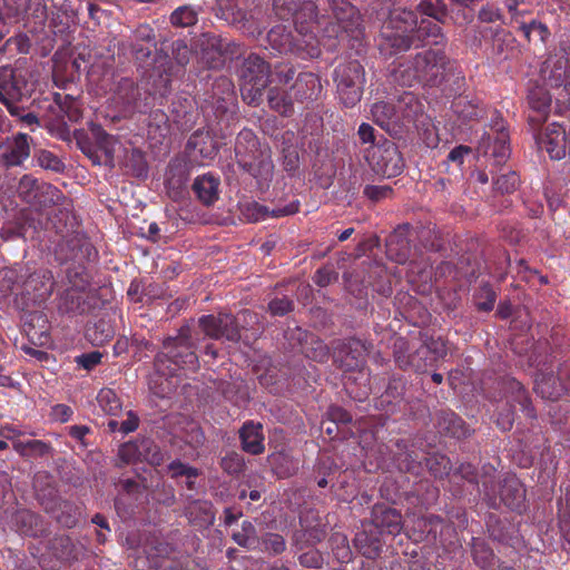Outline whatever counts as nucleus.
I'll list each match as a JSON object with an SVG mask.
<instances>
[{
	"instance_id": "obj_1",
	"label": "nucleus",
	"mask_w": 570,
	"mask_h": 570,
	"mask_svg": "<svg viewBox=\"0 0 570 570\" xmlns=\"http://www.w3.org/2000/svg\"><path fill=\"white\" fill-rule=\"evenodd\" d=\"M274 10L283 19H293L295 40L291 53L302 58H317L321 55L320 40L315 30L333 40L331 49L340 42H351L352 48L361 46L364 27L360 11L348 0H326L323 9L326 14L318 17L317 7L312 0H274Z\"/></svg>"
},
{
	"instance_id": "obj_2",
	"label": "nucleus",
	"mask_w": 570,
	"mask_h": 570,
	"mask_svg": "<svg viewBox=\"0 0 570 570\" xmlns=\"http://www.w3.org/2000/svg\"><path fill=\"white\" fill-rule=\"evenodd\" d=\"M452 63L444 50L429 49L416 53L397 65L392 71L393 81L403 87L423 85L428 87H441Z\"/></svg>"
},
{
	"instance_id": "obj_3",
	"label": "nucleus",
	"mask_w": 570,
	"mask_h": 570,
	"mask_svg": "<svg viewBox=\"0 0 570 570\" xmlns=\"http://www.w3.org/2000/svg\"><path fill=\"white\" fill-rule=\"evenodd\" d=\"M193 334L196 341L214 337V315H204L198 320L194 331L189 325H183L176 335L163 341V350L155 355L156 366L166 361L178 367H195L197 355L194 351Z\"/></svg>"
},
{
	"instance_id": "obj_4",
	"label": "nucleus",
	"mask_w": 570,
	"mask_h": 570,
	"mask_svg": "<svg viewBox=\"0 0 570 570\" xmlns=\"http://www.w3.org/2000/svg\"><path fill=\"white\" fill-rule=\"evenodd\" d=\"M392 341L394 362L403 371L424 373L444 360L448 354L446 343L441 337H426L417 344L394 334Z\"/></svg>"
},
{
	"instance_id": "obj_5",
	"label": "nucleus",
	"mask_w": 570,
	"mask_h": 570,
	"mask_svg": "<svg viewBox=\"0 0 570 570\" xmlns=\"http://www.w3.org/2000/svg\"><path fill=\"white\" fill-rule=\"evenodd\" d=\"M487 503L492 509L501 505L521 513L525 508V489L514 474H507L495 482V468L492 464L482 466L480 476Z\"/></svg>"
},
{
	"instance_id": "obj_6",
	"label": "nucleus",
	"mask_w": 570,
	"mask_h": 570,
	"mask_svg": "<svg viewBox=\"0 0 570 570\" xmlns=\"http://www.w3.org/2000/svg\"><path fill=\"white\" fill-rule=\"evenodd\" d=\"M170 77L159 73L154 80V91L137 85L130 78H121L116 87L114 99L128 114H147L155 106V100L165 98L170 90Z\"/></svg>"
},
{
	"instance_id": "obj_7",
	"label": "nucleus",
	"mask_w": 570,
	"mask_h": 570,
	"mask_svg": "<svg viewBox=\"0 0 570 570\" xmlns=\"http://www.w3.org/2000/svg\"><path fill=\"white\" fill-rule=\"evenodd\" d=\"M417 24L416 11L405 8H395L381 27V37L384 45L392 49V53L407 51L413 46V33Z\"/></svg>"
},
{
	"instance_id": "obj_8",
	"label": "nucleus",
	"mask_w": 570,
	"mask_h": 570,
	"mask_svg": "<svg viewBox=\"0 0 570 570\" xmlns=\"http://www.w3.org/2000/svg\"><path fill=\"white\" fill-rule=\"evenodd\" d=\"M238 76L244 99L258 105L271 78L269 65L258 55L250 53L244 59Z\"/></svg>"
},
{
	"instance_id": "obj_9",
	"label": "nucleus",
	"mask_w": 570,
	"mask_h": 570,
	"mask_svg": "<svg viewBox=\"0 0 570 570\" xmlns=\"http://www.w3.org/2000/svg\"><path fill=\"white\" fill-rule=\"evenodd\" d=\"M336 92L341 102L347 107H354L362 98L365 83V71L357 60L340 63L333 72Z\"/></svg>"
},
{
	"instance_id": "obj_10",
	"label": "nucleus",
	"mask_w": 570,
	"mask_h": 570,
	"mask_svg": "<svg viewBox=\"0 0 570 570\" xmlns=\"http://www.w3.org/2000/svg\"><path fill=\"white\" fill-rule=\"evenodd\" d=\"M365 159L372 169L387 178L396 177L404 169V160L397 146L382 137V142L376 146H368L365 150Z\"/></svg>"
},
{
	"instance_id": "obj_11",
	"label": "nucleus",
	"mask_w": 570,
	"mask_h": 570,
	"mask_svg": "<svg viewBox=\"0 0 570 570\" xmlns=\"http://www.w3.org/2000/svg\"><path fill=\"white\" fill-rule=\"evenodd\" d=\"M478 151L492 160L493 166H501L509 159L511 154L510 136L500 115H497L490 131L482 135Z\"/></svg>"
},
{
	"instance_id": "obj_12",
	"label": "nucleus",
	"mask_w": 570,
	"mask_h": 570,
	"mask_svg": "<svg viewBox=\"0 0 570 570\" xmlns=\"http://www.w3.org/2000/svg\"><path fill=\"white\" fill-rule=\"evenodd\" d=\"M396 117L399 134L425 129L430 124L422 100L411 91H404L397 98Z\"/></svg>"
},
{
	"instance_id": "obj_13",
	"label": "nucleus",
	"mask_w": 570,
	"mask_h": 570,
	"mask_svg": "<svg viewBox=\"0 0 570 570\" xmlns=\"http://www.w3.org/2000/svg\"><path fill=\"white\" fill-rule=\"evenodd\" d=\"M56 257L61 264H86L97 257V250L81 233L65 236L57 245Z\"/></svg>"
},
{
	"instance_id": "obj_14",
	"label": "nucleus",
	"mask_w": 570,
	"mask_h": 570,
	"mask_svg": "<svg viewBox=\"0 0 570 570\" xmlns=\"http://www.w3.org/2000/svg\"><path fill=\"white\" fill-rule=\"evenodd\" d=\"M216 89H222L223 97L216 99V125L220 126L222 138H226L225 129L236 125L238 120L237 96L233 82L224 76L216 77Z\"/></svg>"
},
{
	"instance_id": "obj_15",
	"label": "nucleus",
	"mask_w": 570,
	"mask_h": 570,
	"mask_svg": "<svg viewBox=\"0 0 570 570\" xmlns=\"http://www.w3.org/2000/svg\"><path fill=\"white\" fill-rule=\"evenodd\" d=\"M326 525L314 511H306L299 517V529L292 537V544L296 550L313 548L326 537Z\"/></svg>"
},
{
	"instance_id": "obj_16",
	"label": "nucleus",
	"mask_w": 570,
	"mask_h": 570,
	"mask_svg": "<svg viewBox=\"0 0 570 570\" xmlns=\"http://www.w3.org/2000/svg\"><path fill=\"white\" fill-rule=\"evenodd\" d=\"M26 80L17 75L16 70L9 66L0 68V102L3 104L11 116H20L22 107L17 104L23 98L22 88Z\"/></svg>"
},
{
	"instance_id": "obj_17",
	"label": "nucleus",
	"mask_w": 570,
	"mask_h": 570,
	"mask_svg": "<svg viewBox=\"0 0 570 570\" xmlns=\"http://www.w3.org/2000/svg\"><path fill=\"white\" fill-rule=\"evenodd\" d=\"M10 524L20 535L42 539L50 534V523L39 513L21 508L11 513Z\"/></svg>"
},
{
	"instance_id": "obj_18",
	"label": "nucleus",
	"mask_w": 570,
	"mask_h": 570,
	"mask_svg": "<svg viewBox=\"0 0 570 570\" xmlns=\"http://www.w3.org/2000/svg\"><path fill=\"white\" fill-rule=\"evenodd\" d=\"M372 350V342L351 337L340 344L336 352V360L340 362V366L345 371L361 370L366 362V356Z\"/></svg>"
},
{
	"instance_id": "obj_19",
	"label": "nucleus",
	"mask_w": 570,
	"mask_h": 570,
	"mask_svg": "<svg viewBox=\"0 0 570 570\" xmlns=\"http://www.w3.org/2000/svg\"><path fill=\"white\" fill-rule=\"evenodd\" d=\"M95 291L68 288L60 298L59 309L71 315L89 314L100 307Z\"/></svg>"
},
{
	"instance_id": "obj_20",
	"label": "nucleus",
	"mask_w": 570,
	"mask_h": 570,
	"mask_svg": "<svg viewBox=\"0 0 570 570\" xmlns=\"http://www.w3.org/2000/svg\"><path fill=\"white\" fill-rule=\"evenodd\" d=\"M144 553L149 563V568L161 570H184L180 563L170 556L174 548L158 538L147 539L144 546Z\"/></svg>"
},
{
	"instance_id": "obj_21",
	"label": "nucleus",
	"mask_w": 570,
	"mask_h": 570,
	"mask_svg": "<svg viewBox=\"0 0 570 570\" xmlns=\"http://www.w3.org/2000/svg\"><path fill=\"white\" fill-rule=\"evenodd\" d=\"M35 498L46 513L53 512L61 499L53 476L47 471H39L32 480Z\"/></svg>"
},
{
	"instance_id": "obj_22",
	"label": "nucleus",
	"mask_w": 570,
	"mask_h": 570,
	"mask_svg": "<svg viewBox=\"0 0 570 570\" xmlns=\"http://www.w3.org/2000/svg\"><path fill=\"white\" fill-rule=\"evenodd\" d=\"M32 138L23 132H18L0 154V167L10 169L21 167L30 157Z\"/></svg>"
},
{
	"instance_id": "obj_23",
	"label": "nucleus",
	"mask_w": 570,
	"mask_h": 570,
	"mask_svg": "<svg viewBox=\"0 0 570 570\" xmlns=\"http://www.w3.org/2000/svg\"><path fill=\"white\" fill-rule=\"evenodd\" d=\"M533 137L540 149H544L550 158L560 160L566 156V130L558 124H551L544 132L533 130Z\"/></svg>"
},
{
	"instance_id": "obj_24",
	"label": "nucleus",
	"mask_w": 570,
	"mask_h": 570,
	"mask_svg": "<svg viewBox=\"0 0 570 570\" xmlns=\"http://www.w3.org/2000/svg\"><path fill=\"white\" fill-rule=\"evenodd\" d=\"M156 33L150 24H139L129 37V48L132 57L140 62H147L156 49Z\"/></svg>"
},
{
	"instance_id": "obj_25",
	"label": "nucleus",
	"mask_w": 570,
	"mask_h": 570,
	"mask_svg": "<svg viewBox=\"0 0 570 570\" xmlns=\"http://www.w3.org/2000/svg\"><path fill=\"white\" fill-rule=\"evenodd\" d=\"M528 121L532 130L541 127L548 119L551 107V97L543 87H534L528 95Z\"/></svg>"
},
{
	"instance_id": "obj_26",
	"label": "nucleus",
	"mask_w": 570,
	"mask_h": 570,
	"mask_svg": "<svg viewBox=\"0 0 570 570\" xmlns=\"http://www.w3.org/2000/svg\"><path fill=\"white\" fill-rule=\"evenodd\" d=\"M238 167L256 180L261 190L269 187L274 175V164L269 154L263 153Z\"/></svg>"
},
{
	"instance_id": "obj_27",
	"label": "nucleus",
	"mask_w": 570,
	"mask_h": 570,
	"mask_svg": "<svg viewBox=\"0 0 570 570\" xmlns=\"http://www.w3.org/2000/svg\"><path fill=\"white\" fill-rule=\"evenodd\" d=\"M372 521L368 523L379 530L380 533L396 535L402 530L401 513L384 504H375L372 509Z\"/></svg>"
},
{
	"instance_id": "obj_28",
	"label": "nucleus",
	"mask_w": 570,
	"mask_h": 570,
	"mask_svg": "<svg viewBox=\"0 0 570 570\" xmlns=\"http://www.w3.org/2000/svg\"><path fill=\"white\" fill-rule=\"evenodd\" d=\"M409 229V225L399 226L386 239V253L399 264H405L411 255Z\"/></svg>"
},
{
	"instance_id": "obj_29",
	"label": "nucleus",
	"mask_w": 570,
	"mask_h": 570,
	"mask_svg": "<svg viewBox=\"0 0 570 570\" xmlns=\"http://www.w3.org/2000/svg\"><path fill=\"white\" fill-rule=\"evenodd\" d=\"M22 328L29 341L35 345H43L49 340V322L41 312L36 311L26 314Z\"/></svg>"
},
{
	"instance_id": "obj_30",
	"label": "nucleus",
	"mask_w": 570,
	"mask_h": 570,
	"mask_svg": "<svg viewBox=\"0 0 570 570\" xmlns=\"http://www.w3.org/2000/svg\"><path fill=\"white\" fill-rule=\"evenodd\" d=\"M263 153L259 140L252 129L244 128L238 132L235 142V159L238 166Z\"/></svg>"
},
{
	"instance_id": "obj_31",
	"label": "nucleus",
	"mask_w": 570,
	"mask_h": 570,
	"mask_svg": "<svg viewBox=\"0 0 570 570\" xmlns=\"http://www.w3.org/2000/svg\"><path fill=\"white\" fill-rule=\"evenodd\" d=\"M435 425L441 434L455 439L468 436L469 429L465 422L451 410H441L435 415Z\"/></svg>"
},
{
	"instance_id": "obj_32",
	"label": "nucleus",
	"mask_w": 570,
	"mask_h": 570,
	"mask_svg": "<svg viewBox=\"0 0 570 570\" xmlns=\"http://www.w3.org/2000/svg\"><path fill=\"white\" fill-rule=\"evenodd\" d=\"M294 97L298 101L316 100L322 92V83L317 75L313 72H301L292 87Z\"/></svg>"
},
{
	"instance_id": "obj_33",
	"label": "nucleus",
	"mask_w": 570,
	"mask_h": 570,
	"mask_svg": "<svg viewBox=\"0 0 570 570\" xmlns=\"http://www.w3.org/2000/svg\"><path fill=\"white\" fill-rule=\"evenodd\" d=\"M242 449L253 455L262 454L265 450L263 425L247 421L239 430Z\"/></svg>"
},
{
	"instance_id": "obj_34",
	"label": "nucleus",
	"mask_w": 570,
	"mask_h": 570,
	"mask_svg": "<svg viewBox=\"0 0 570 570\" xmlns=\"http://www.w3.org/2000/svg\"><path fill=\"white\" fill-rule=\"evenodd\" d=\"M158 428L167 429L168 433L175 438L184 439V425L187 424L190 428V431L195 433L190 440L186 439L187 443L200 442L203 434L198 431V428L195 423H188L186 416L180 413H169L163 416L158 422Z\"/></svg>"
},
{
	"instance_id": "obj_35",
	"label": "nucleus",
	"mask_w": 570,
	"mask_h": 570,
	"mask_svg": "<svg viewBox=\"0 0 570 570\" xmlns=\"http://www.w3.org/2000/svg\"><path fill=\"white\" fill-rule=\"evenodd\" d=\"M373 121L390 134L397 135L396 102L377 101L371 107Z\"/></svg>"
},
{
	"instance_id": "obj_36",
	"label": "nucleus",
	"mask_w": 570,
	"mask_h": 570,
	"mask_svg": "<svg viewBox=\"0 0 570 570\" xmlns=\"http://www.w3.org/2000/svg\"><path fill=\"white\" fill-rule=\"evenodd\" d=\"M362 531H358L354 538V546L358 552L370 560H375L382 550L381 540L377 533L372 532L367 528L371 527L367 523H363Z\"/></svg>"
},
{
	"instance_id": "obj_37",
	"label": "nucleus",
	"mask_w": 570,
	"mask_h": 570,
	"mask_svg": "<svg viewBox=\"0 0 570 570\" xmlns=\"http://www.w3.org/2000/svg\"><path fill=\"white\" fill-rule=\"evenodd\" d=\"M70 204V199L63 195V193L50 183L42 181L37 193L36 199L31 206L39 208H50L55 206L67 207Z\"/></svg>"
},
{
	"instance_id": "obj_38",
	"label": "nucleus",
	"mask_w": 570,
	"mask_h": 570,
	"mask_svg": "<svg viewBox=\"0 0 570 570\" xmlns=\"http://www.w3.org/2000/svg\"><path fill=\"white\" fill-rule=\"evenodd\" d=\"M535 393L546 400L556 401L563 395L564 386L558 375L552 373H538L534 381Z\"/></svg>"
},
{
	"instance_id": "obj_39",
	"label": "nucleus",
	"mask_w": 570,
	"mask_h": 570,
	"mask_svg": "<svg viewBox=\"0 0 570 570\" xmlns=\"http://www.w3.org/2000/svg\"><path fill=\"white\" fill-rule=\"evenodd\" d=\"M295 29L285 24L274 26L267 33V41L272 49L278 53H291L295 40Z\"/></svg>"
},
{
	"instance_id": "obj_40",
	"label": "nucleus",
	"mask_w": 570,
	"mask_h": 570,
	"mask_svg": "<svg viewBox=\"0 0 570 570\" xmlns=\"http://www.w3.org/2000/svg\"><path fill=\"white\" fill-rule=\"evenodd\" d=\"M440 21H432L426 18L417 20V24L414 29L413 46H422L425 41L432 40L434 45H440L444 41L442 29L439 24Z\"/></svg>"
},
{
	"instance_id": "obj_41",
	"label": "nucleus",
	"mask_w": 570,
	"mask_h": 570,
	"mask_svg": "<svg viewBox=\"0 0 570 570\" xmlns=\"http://www.w3.org/2000/svg\"><path fill=\"white\" fill-rule=\"evenodd\" d=\"M61 527L75 528L80 519V508L72 501L61 498L53 512H48Z\"/></svg>"
},
{
	"instance_id": "obj_42",
	"label": "nucleus",
	"mask_w": 570,
	"mask_h": 570,
	"mask_svg": "<svg viewBox=\"0 0 570 570\" xmlns=\"http://www.w3.org/2000/svg\"><path fill=\"white\" fill-rule=\"evenodd\" d=\"M299 209L298 203H291L287 206L279 207L273 210H269L267 206L261 205L256 202L249 204L246 208L247 217L253 222L265 220L268 217H285L288 215H293L297 213Z\"/></svg>"
},
{
	"instance_id": "obj_43",
	"label": "nucleus",
	"mask_w": 570,
	"mask_h": 570,
	"mask_svg": "<svg viewBox=\"0 0 570 570\" xmlns=\"http://www.w3.org/2000/svg\"><path fill=\"white\" fill-rule=\"evenodd\" d=\"M90 131L97 149L105 156V166L112 168L116 137L109 135L100 125H94Z\"/></svg>"
},
{
	"instance_id": "obj_44",
	"label": "nucleus",
	"mask_w": 570,
	"mask_h": 570,
	"mask_svg": "<svg viewBox=\"0 0 570 570\" xmlns=\"http://www.w3.org/2000/svg\"><path fill=\"white\" fill-rule=\"evenodd\" d=\"M115 335V330L110 320L100 317L95 322H89L86 326V338L95 346H101L109 342Z\"/></svg>"
},
{
	"instance_id": "obj_45",
	"label": "nucleus",
	"mask_w": 570,
	"mask_h": 570,
	"mask_svg": "<svg viewBox=\"0 0 570 570\" xmlns=\"http://www.w3.org/2000/svg\"><path fill=\"white\" fill-rule=\"evenodd\" d=\"M451 108L462 121L478 120L482 117L479 100L470 99L468 96L459 95L455 97Z\"/></svg>"
},
{
	"instance_id": "obj_46",
	"label": "nucleus",
	"mask_w": 570,
	"mask_h": 570,
	"mask_svg": "<svg viewBox=\"0 0 570 570\" xmlns=\"http://www.w3.org/2000/svg\"><path fill=\"white\" fill-rule=\"evenodd\" d=\"M256 540L258 541L255 544L256 550L263 553H267L268 556H278L282 554L286 550V540L279 533L274 532H262L257 533Z\"/></svg>"
},
{
	"instance_id": "obj_47",
	"label": "nucleus",
	"mask_w": 570,
	"mask_h": 570,
	"mask_svg": "<svg viewBox=\"0 0 570 570\" xmlns=\"http://www.w3.org/2000/svg\"><path fill=\"white\" fill-rule=\"evenodd\" d=\"M124 166L126 173L136 178H146L148 176V163L145 154L137 148L128 150L125 155Z\"/></svg>"
},
{
	"instance_id": "obj_48",
	"label": "nucleus",
	"mask_w": 570,
	"mask_h": 570,
	"mask_svg": "<svg viewBox=\"0 0 570 570\" xmlns=\"http://www.w3.org/2000/svg\"><path fill=\"white\" fill-rule=\"evenodd\" d=\"M137 442L139 450V461H145L154 466H158L164 463L166 453L160 450V448L155 443L153 439L141 436L137 438Z\"/></svg>"
},
{
	"instance_id": "obj_49",
	"label": "nucleus",
	"mask_w": 570,
	"mask_h": 570,
	"mask_svg": "<svg viewBox=\"0 0 570 570\" xmlns=\"http://www.w3.org/2000/svg\"><path fill=\"white\" fill-rule=\"evenodd\" d=\"M187 148L194 157L200 156L202 158L212 159L214 156V137L209 132L196 131L188 139Z\"/></svg>"
},
{
	"instance_id": "obj_50",
	"label": "nucleus",
	"mask_w": 570,
	"mask_h": 570,
	"mask_svg": "<svg viewBox=\"0 0 570 570\" xmlns=\"http://www.w3.org/2000/svg\"><path fill=\"white\" fill-rule=\"evenodd\" d=\"M191 189L203 205L210 206L214 203V174L208 171L197 176Z\"/></svg>"
},
{
	"instance_id": "obj_51",
	"label": "nucleus",
	"mask_w": 570,
	"mask_h": 570,
	"mask_svg": "<svg viewBox=\"0 0 570 570\" xmlns=\"http://www.w3.org/2000/svg\"><path fill=\"white\" fill-rule=\"evenodd\" d=\"M77 12L68 3H62L56 12L51 13L50 27L55 35H63L70 28V22L76 18Z\"/></svg>"
},
{
	"instance_id": "obj_52",
	"label": "nucleus",
	"mask_w": 570,
	"mask_h": 570,
	"mask_svg": "<svg viewBox=\"0 0 570 570\" xmlns=\"http://www.w3.org/2000/svg\"><path fill=\"white\" fill-rule=\"evenodd\" d=\"M48 549L59 560L69 561L76 558L75 546L68 535H56L48 541Z\"/></svg>"
},
{
	"instance_id": "obj_53",
	"label": "nucleus",
	"mask_w": 570,
	"mask_h": 570,
	"mask_svg": "<svg viewBox=\"0 0 570 570\" xmlns=\"http://www.w3.org/2000/svg\"><path fill=\"white\" fill-rule=\"evenodd\" d=\"M14 449L20 455L31 458H42L52 451L50 444L40 440L18 441Z\"/></svg>"
},
{
	"instance_id": "obj_54",
	"label": "nucleus",
	"mask_w": 570,
	"mask_h": 570,
	"mask_svg": "<svg viewBox=\"0 0 570 570\" xmlns=\"http://www.w3.org/2000/svg\"><path fill=\"white\" fill-rule=\"evenodd\" d=\"M230 535L233 540L240 547L247 550H256L255 544L258 543L257 530L249 521H243L240 530H232Z\"/></svg>"
},
{
	"instance_id": "obj_55",
	"label": "nucleus",
	"mask_w": 570,
	"mask_h": 570,
	"mask_svg": "<svg viewBox=\"0 0 570 570\" xmlns=\"http://www.w3.org/2000/svg\"><path fill=\"white\" fill-rule=\"evenodd\" d=\"M42 181H39L33 175L31 174H24L18 183L17 186V194L19 198L28 204L31 205L32 202L37 197V193L39 190V187Z\"/></svg>"
},
{
	"instance_id": "obj_56",
	"label": "nucleus",
	"mask_w": 570,
	"mask_h": 570,
	"mask_svg": "<svg viewBox=\"0 0 570 570\" xmlns=\"http://www.w3.org/2000/svg\"><path fill=\"white\" fill-rule=\"evenodd\" d=\"M267 101L272 109L283 116H289L293 112V102L277 86L268 89Z\"/></svg>"
},
{
	"instance_id": "obj_57",
	"label": "nucleus",
	"mask_w": 570,
	"mask_h": 570,
	"mask_svg": "<svg viewBox=\"0 0 570 570\" xmlns=\"http://www.w3.org/2000/svg\"><path fill=\"white\" fill-rule=\"evenodd\" d=\"M472 557L476 566L489 570L493 566L494 553L483 540L473 539Z\"/></svg>"
},
{
	"instance_id": "obj_58",
	"label": "nucleus",
	"mask_w": 570,
	"mask_h": 570,
	"mask_svg": "<svg viewBox=\"0 0 570 570\" xmlns=\"http://www.w3.org/2000/svg\"><path fill=\"white\" fill-rule=\"evenodd\" d=\"M193 48L195 53L208 65V68H212V63L214 62L213 36L209 32L202 33L194 40Z\"/></svg>"
},
{
	"instance_id": "obj_59",
	"label": "nucleus",
	"mask_w": 570,
	"mask_h": 570,
	"mask_svg": "<svg viewBox=\"0 0 570 570\" xmlns=\"http://www.w3.org/2000/svg\"><path fill=\"white\" fill-rule=\"evenodd\" d=\"M429 471L438 479L449 476L452 471L451 460L441 453H432L426 458Z\"/></svg>"
},
{
	"instance_id": "obj_60",
	"label": "nucleus",
	"mask_w": 570,
	"mask_h": 570,
	"mask_svg": "<svg viewBox=\"0 0 570 570\" xmlns=\"http://www.w3.org/2000/svg\"><path fill=\"white\" fill-rule=\"evenodd\" d=\"M223 471L234 479L239 478L246 468L244 456L237 452H229L220 460Z\"/></svg>"
},
{
	"instance_id": "obj_61",
	"label": "nucleus",
	"mask_w": 570,
	"mask_h": 570,
	"mask_svg": "<svg viewBox=\"0 0 570 570\" xmlns=\"http://www.w3.org/2000/svg\"><path fill=\"white\" fill-rule=\"evenodd\" d=\"M97 401L102 411L108 415L116 416L121 411V402L111 389L100 390Z\"/></svg>"
},
{
	"instance_id": "obj_62",
	"label": "nucleus",
	"mask_w": 570,
	"mask_h": 570,
	"mask_svg": "<svg viewBox=\"0 0 570 570\" xmlns=\"http://www.w3.org/2000/svg\"><path fill=\"white\" fill-rule=\"evenodd\" d=\"M507 389L514 395L513 400L522 406L527 415L534 417V409L530 406V399L524 386L515 379H509Z\"/></svg>"
},
{
	"instance_id": "obj_63",
	"label": "nucleus",
	"mask_w": 570,
	"mask_h": 570,
	"mask_svg": "<svg viewBox=\"0 0 570 570\" xmlns=\"http://www.w3.org/2000/svg\"><path fill=\"white\" fill-rule=\"evenodd\" d=\"M35 158L37 159V164L47 170L63 173L66 168L63 161L58 156L46 149L36 150Z\"/></svg>"
},
{
	"instance_id": "obj_64",
	"label": "nucleus",
	"mask_w": 570,
	"mask_h": 570,
	"mask_svg": "<svg viewBox=\"0 0 570 570\" xmlns=\"http://www.w3.org/2000/svg\"><path fill=\"white\" fill-rule=\"evenodd\" d=\"M330 541L333 554L341 563H347L352 560V551L348 546V540L344 534L334 533Z\"/></svg>"
}]
</instances>
